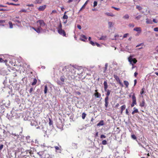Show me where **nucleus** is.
I'll list each match as a JSON object with an SVG mask.
<instances>
[{
    "label": "nucleus",
    "instance_id": "obj_48",
    "mask_svg": "<svg viewBox=\"0 0 158 158\" xmlns=\"http://www.w3.org/2000/svg\"><path fill=\"white\" fill-rule=\"evenodd\" d=\"M68 16L66 15H64L63 17V19H67L68 18Z\"/></svg>",
    "mask_w": 158,
    "mask_h": 158
},
{
    "label": "nucleus",
    "instance_id": "obj_35",
    "mask_svg": "<svg viewBox=\"0 0 158 158\" xmlns=\"http://www.w3.org/2000/svg\"><path fill=\"white\" fill-rule=\"evenodd\" d=\"M9 24L10 26V28H12L13 27V25L12 23L11 22H9Z\"/></svg>",
    "mask_w": 158,
    "mask_h": 158
},
{
    "label": "nucleus",
    "instance_id": "obj_34",
    "mask_svg": "<svg viewBox=\"0 0 158 158\" xmlns=\"http://www.w3.org/2000/svg\"><path fill=\"white\" fill-rule=\"evenodd\" d=\"M43 27H41L40 26H38V29L40 31V33L41 32V31H43Z\"/></svg>",
    "mask_w": 158,
    "mask_h": 158
},
{
    "label": "nucleus",
    "instance_id": "obj_7",
    "mask_svg": "<svg viewBox=\"0 0 158 158\" xmlns=\"http://www.w3.org/2000/svg\"><path fill=\"white\" fill-rule=\"evenodd\" d=\"M31 125L32 126H36L38 125V123L33 120H32L31 122Z\"/></svg>",
    "mask_w": 158,
    "mask_h": 158
},
{
    "label": "nucleus",
    "instance_id": "obj_6",
    "mask_svg": "<svg viewBox=\"0 0 158 158\" xmlns=\"http://www.w3.org/2000/svg\"><path fill=\"white\" fill-rule=\"evenodd\" d=\"M58 33L64 36H66V33L64 30L62 29H58Z\"/></svg>",
    "mask_w": 158,
    "mask_h": 158
},
{
    "label": "nucleus",
    "instance_id": "obj_3",
    "mask_svg": "<svg viewBox=\"0 0 158 158\" xmlns=\"http://www.w3.org/2000/svg\"><path fill=\"white\" fill-rule=\"evenodd\" d=\"M22 130H21V131H20L19 133L17 132H12L10 134L12 135L13 137L15 139H17L18 138H19V135L22 133Z\"/></svg>",
    "mask_w": 158,
    "mask_h": 158
},
{
    "label": "nucleus",
    "instance_id": "obj_47",
    "mask_svg": "<svg viewBox=\"0 0 158 158\" xmlns=\"http://www.w3.org/2000/svg\"><path fill=\"white\" fill-rule=\"evenodd\" d=\"M9 10V9H0V11H8Z\"/></svg>",
    "mask_w": 158,
    "mask_h": 158
},
{
    "label": "nucleus",
    "instance_id": "obj_23",
    "mask_svg": "<svg viewBox=\"0 0 158 158\" xmlns=\"http://www.w3.org/2000/svg\"><path fill=\"white\" fill-rule=\"evenodd\" d=\"M12 20L15 22H17L18 23H20L21 22L18 20H17L16 18H13L12 19Z\"/></svg>",
    "mask_w": 158,
    "mask_h": 158
},
{
    "label": "nucleus",
    "instance_id": "obj_63",
    "mask_svg": "<svg viewBox=\"0 0 158 158\" xmlns=\"http://www.w3.org/2000/svg\"><path fill=\"white\" fill-rule=\"evenodd\" d=\"M27 6H34V5L32 4H28V5H27Z\"/></svg>",
    "mask_w": 158,
    "mask_h": 158
},
{
    "label": "nucleus",
    "instance_id": "obj_19",
    "mask_svg": "<svg viewBox=\"0 0 158 158\" xmlns=\"http://www.w3.org/2000/svg\"><path fill=\"white\" fill-rule=\"evenodd\" d=\"M134 110L132 112V114H134L135 113H137L138 112V110L135 107L133 108Z\"/></svg>",
    "mask_w": 158,
    "mask_h": 158
},
{
    "label": "nucleus",
    "instance_id": "obj_15",
    "mask_svg": "<svg viewBox=\"0 0 158 158\" xmlns=\"http://www.w3.org/2000/svg\"><path fill=\"white\" fill-rule=\"evenodd\" d=\"M43 0H35L34 2L35 4H41Z\"/></svg>",
    "mask_w": 158,
    "mask_h": 158
},
{
    "label": "nucleus",
    "instance_id": "obj_45",
    "mask_svg": "<svg viewBox=\"0 0 158 158\" xmlns=\"http://www.w3.org/2000/svg\"><path fill=\"white\" fill-rule=\"evenodd\" d=\"M119 37V36L118 35H114L115 38L113 39L112 40H117V38L118 37Z\"/></svg>",
    "mask_w": 158,
    "mask_h": 158
},
{
    "label": "nucleus",
    "instance_id": "obj_32",
    "mask_svg": "<svg viewBox=\"0 0 158 158\" xmlns=\"http://www.w3.org/2000/svg\"><path fill=\"white\" fill-rule=\"evenodd\" d=\"M65 79V77L64 76H61L60 77V80L61 81L63 82H64Z\"/></svg>",
    "mask_w": 158,
    "mask_h": 158
},
{
    "label": "nucleus",
    "instance_id": "obj_29",
    "mask_svg": "<svg viewBox=\"0 0 158 158\" xmlns=\"http://www.w3.org/2000/svg\"><path fill=\"white\" fill-rule=\"evenodd\" d=\"M48 90V87L47 85H46L44 86V93L45 94L47 93V91Z\"/></svg>",
    "mask_w": 158,
    "mask_h": 158
},
{
    "label": "nucleus",
    "instance_id": "obj_39",
    "mask_svg": "<svg viewBox=\"0 0 158 158\" xmlns=\"http://www.w3.org/2000/svg\"><path fill=\"white\" fill-rule=\"evenodd\" d=\"M62 24L61 23H60V24L59 25L58 27L57 28L58 29H62Z\"/></svg>",
    "mask_w": 158,
    "mask_h": 158
},
{
    "label": "nucleus",
    "instance_id": "obj_37",
    "mask_svg": "<svg viewBox=\"0 0 158 158\" xmlns=\"http://www.w3.org/2000/svg\"><path fill=\"white\" fill-rule=\"evenodd\" d=\"M136 8L138 9L139 10H140L142 9V8L140 6H139L137 5L136 6Z\"/></svg>",
    "mask_w": 158,
    "mask_h": 158
},
{
    "label": "nucleus",
    "instance_id": "obj_59",
    "mask_svg": "<svg viewBox=\"0 0 158 158\" xmlns=\"http://www.w3.org/2000/svg\"><path fill=\"white\" fill-rule=\"evenodd\" d=\"M153 21L155 23H158V21H156L155 19H153Z\"/></svg>",
    "mask_w": 158,
    "mask_h": 158
},
{
    "label": "nucleus",
    "instance_id": "obj_58",
    "mask_svg": "<svg viewBox=\"0 0 158 158\" xmlns=\"http://www.w3.org/2000/svg\"><path fill=\"white\" fill-rule=\"evenodd\" d=\"M54 148L56 150H59L60 149L59 148L58 146H55L54 147Z\"/></svg>",
    "mask_w": 158,
    "mask_h": 158
},
{
    "label": "nucleus",
    "instance_id": "obj_51",
    "mask_svg": "<svg viewBox=\"0 0 158 158\" xmlns=\"http://www.w3.org/2000/svg\"><path fill=\"white\" fill-rule=\"evenodd\" d=\"M33 90V88H31L29 90V93L31 94H32V92Z\"/></svg>",
    "mask_w": 158,
    "mask_h": 158
},
{
    "label": "nucleus",
    "instance_id": "obj_25",
    "mask_svg": "<svg viewBox=\"0 0 158 158\" xmlns=\"http://www.w3.org/2000/svg\"><path fill=\"white\" fill-rule=\"evenodd\" d=\"M88 1V0H87L85 3V4L83 5L82 6L81 8L80 9V11H81L83 8H84L86 5L87 4V2Z\"/></svg>",
    "mask_w": 158,
    "mask_h": 158
},
{
    "label": "nucleus",
    "instance_id": "obj_53",
    "mask_svg": "<svg viewBox=\"0 0 158 158\" xmlns=\"http://www.w3.org/2000/svg\"><path fill=\"white\" fill-rule=\"evenodd\" d=\"M20 12H27V11L25 9H22L20 11Z\"/></svg>",
    "mask_w": 158,
    "mask_h": 158
},
{
    "label": "nucleus",
    "instance_id": "obj_50",
    "mask_svg": "<svg viewBox=\"0 0 158 158\" xmlns=\"http://www.w3.org/2000/svg\"><path fill=\"white\" fill-rule=\"evenodd\" d=\"M128 35V33H126V34H124L123 37V39L124 38L127 37Z\"/></svg>",
    "mask_w": 158,
    "mask_h": 158
},
{
    "label": "nucleus",
    "instance_id": "obj_8",
    "mask_svg": "<svg viewBox=\"0 0 158 158\" xmlns=\"http://www.w3.org/2000/svg\"><path fill=\"white\" fill-rule=\"evenodd\" d=\"M133 30L139 33H140L142 31L140 27H135L134 28Z\"/></svg>",
    "mask_w": 158,
    "mask_h": 158
},
{
    "label": "nucleus",
    "instance_id": "obj_52",
    "mask_svg": "<svg viewBox=\"0 0 158 158\" xmlns=\"http://www.w3.org/2000/svg\"><path fill=\"white\" fill-rule=\"evenodd\" d=\"M106 136H105L104 135H101L100 136V138L101 139L103 138H106Z\"/></svg>",
    "mask_w": 158,
    "mask_h": 158
},
{
    "label": "nucleus",
    "instance_id": "obj_42",
    "mask_svg": "<svg viewBox=\"0 0 158 158\" xmlns=\"http://www.w3.org/2000/svg\"><path fill=\"white\" fill-rule=\"evenodd\" d=\"M102 144L103 145H106L107 144V141L106 140H104L102 141Z\"/></svg>",
    "mask_w": 158,
    "mask_h": 158
},
{
    "label": "nucleus",
    "instance_id": "obj_62",
    "mask_svg": "<svg viewBox=\"0 0 158 158\" xmlns=\"http://www.w3.org/2000/svg\"><path fill=\"white\" fill-rule=\"evenodd\" d=\"M5 22V20H0V23H4Z\"/></svg>",
    "mask_w": 158,
    "mask_h": 158
},
{
    "label": "nucleus",
    "instance_id": "obj_56",
    "mask_svg": "<svg viewBox=\"0 0 158 158\" xmlns=\"http://www.w3.org/2000/svg\"><path fill=\"white\" fill-rule=\"evenodd\" d=\"M154 30L155 31H158V27L154 28Z\"/></svg>",
    "mask_w": 158,
    "mask_h": 158
},
{
    "label": "nucleus",
    "instance_id": "obj_55",
    "mask_svg": "<svg viewBox=\"0 0 158 158\" xmlns=\"http://www.w3.org/2000/svg\"><path fill=\"white\" fill-rule=\"evenodd\" d=\"M49 124L50 126L52 124V122L50 119H49Z\"/></svg>",
    "mask_w": 158,
    "mask_h": 158
},
{
    "label": "nucleus",
    "instance_id": "obj_17",
    "mask_svg": "<svg viewBox=\"0 0 158 158\" xmlns=\"http://www.w3.org/2000/svg\"><path fill=\"white\" fill-rule=\"evenodd\" d=\"M146 23L147 24H152V21L151 19H146Z\"/></svg>",
    "mask_w": 158,
    "mask_h": 158
},
{
    "label": "nucleus",
    "instance_id": "obj_64",
    "mask_svg": "<svg viewBox=\"0 0 158 158\" xmlns=\"http://www.w3.org/2000/svg\"><path fill=\"white\" fill-rule=\"evenodd\" d=\"M137 83V81L135 79L134 80V86H135Z\"/></svg>",
    "mask_w": 158,
    "mask_h": 158
},
{
    "label": "nucleus",
    "instance_id": "obj_26",
    "mask_svg": "<svg viewBox=\"0 0 158 158\" xmlns=\"http://www.w3.org/2000/svg\"><path fill=\"white\" fill-rule=\"evenodd\" d=\"M6 4L9 5H15V6H19L20 5V4H14L13 3H10V2H7L6 3Z\"/></svg>",
    "mask_w": 158,
    "mask_h": 158
},
{
    "label": "nucleus",
    "instance_id": "obj_49",
    "mask_svg": "<svg viewBox=\"0 0 158 158\" xmlns=\"http://www.w3.org/2000/svg\"><path fill=\"white\" fill-rule=\"evenodd\" d=\"M129 26L130 27H134L135 26V25L134 24H130L129 25Z\"/></svg>",
    "mask_w": 158,
    "mask_h": 158
},
{
    "label": "nucleus",
    "instance_id": "obj_46",
    "mask_svg": "<svg viewBox=\"0 0 158 158\" xmlns=\"http://www.w3.org/2000/svg\"><path fill=\"white\" fill-rule=\"evenodd\" d=\"M111 7L113 8L115 10H120V9L119 8L115 7L113 6H112Z\"/></svg>",
    "mask_w": 158,
    "mask_h": 158
},
{
    "label": "nucleus",
    "instance_id": "obj_14",
    "mask_svg": "<svg viewBox=\"0 0 158 158\" xmlns=\"http://www.w3.org/2000/svg\"><path fill=\"white\" fill-rule=\"evenodd\" d=\"M105 14L108 16H110L111 17H114L115 16L114 15L111 13L106 12L105 13Z\"/></svg>",
    "mask_w": 158,
    "mask_h": 158
},
{
    "label": "nucleus",
    "instance_id": "obj_36",
    "mask_svg": "<svg viewBox=\"0 0 158 158\" xmlns=\"http://www.w3.org/2000/svg\"><path fill=\"white\" fill-rule=\"evenodd\" d=\"M145 90V89L144 88H143L142 89L141 91L140 92V94L141 95H142L144 93Z\"/></svg>",
    "mask_w": 158,
    "mask_h": 158
},
{
    "label": "nucleus",
    "instance_id": "obj_61",
    "mask_svg": "<svg viewBox=\"0 0 158 158\" xmlns=\"http://www.w3.org/2000/svg\"><path fill=\"white\" fill-rule=\"evenodd\" d=\"M3 147V145L1 144L0 145V150H1L2 149Z\"/></svg>",
    "mask_w": 158,
    "mask_h": 158
},
{
    "label": "nucleus",
    "instance_id": "obj_44",
    "mask_svg": "<svg viewBox=\"0 0 158 158\" xmlns=\"http://www.w3.org/2000/svg\"><path fill=\"white\" fill-rule=\"evenodd\" d=\"M131 137L134 139H136V137L134 135H132Z\"/></svg>",
    "mask_w": 158,
    "mask_h": 158
},
{
    "label": "nucleus",
    "instance_id": "obj_54",
    "mask_svg": "<svg viewBox=\"0 0 158 158\" xmlns=\"http://www.w3.org/2000/svg\"><path fill=\"white\" fill-rule=\"evenodd\" d=\"M95 45H96L97 46V47H101V45L96 42H95Z\"/></svg>",
    "mask_w": 158,
    "mask_h": 158
},
{
    "label": "nucleus",
    "instance_id": "obj_1",
    "mask_svg": "<svg viewBox=\"0 0 158 158\" xmlns=\"http://www.w3.org/2000/svg\"><path fill=\"white\" fill-rule=\"evenodd\" d=\"M64 75L69 76L70 75H74L75 74V69L71 66H65L62 69Z\"/></svg>",
    "mask_w": 158,
    "mask_h": 158
},
{
    "label": "nucleus",
    "instance_id": "obj_57",
    "mask_svg": "<svg viewBox=\"0 0 158 158\" xmlns=\"http://www.w3.org/2000/svg\"><path fill=\"white\" fill-rule=\"evenodd\" d=\"M77 27L80 30L81 29V27L80 25H77Z\"/></svg>",
    "mask_w": 158,
    "mask_h": 158
},
{
    "label": "nucleus",
    "instance_id": "obj_28",
    "mask_svg": "<svg viewBox=\"0 0 158 158\" xmlns=\"http://www.w3.org/2000/svg\"><path fill=\"white\" fill-rule=\"evenodd\" d=\"M124 84L126 86V87L127 88L129 85V83L128 81H124Z\"/></svg>",
    "mask_w": 158,
    "mask_h": 158
},
{
    "label": "nucleus",
    "instance_id": "obj_24",
    "mask_svg": "<svg viewBox=\"0 0 158 158\" xmlns=\"http://www.w3.org/2000/svg\"><path fill=\"white\" fill-rule=\"evenodd\" d=\"M106 92H107V93L106 94V97H107L108 98V96L110 94L111 91L109 89H107Z\"/></svg>",
    "mask_w": 158,
    "mask_h": 158
},
{
    "label": "nucleus",
    "instance_id": "obj_40",
    "mask_svg": "<svg viewBox=\"0 0 158 158\" xmlns=\"http://www.w3.org/2000/svg\"><path fill=\"white\" fill-rule=\"evenodd\" d=\"M89 43L93 46L95 45V42L94 43L92 41H90Z\"/></svg>",
    "mask_w": 158,
    "mask_h": 158
},
{
    "label": "nucleus",
    "instance_id": "obj_13",
    "mask_svg": "<svg viewBox=\"0 0 158 158\" xmlns=\"http://www.w3.org/2000/svg\"><path fill=\"white\" fill-rule=\"evenodd\" d=\"M104 89L105 91H106V90L107 89V88L108 87V85L107 84V82L106 81H104Z\"/></svg>",
    "mask_w": 158,
    "mask_h": 158
},
{
    "label": "nucleus",
    "instance_id": "obj_4",
    "mask_svg": "<svg viewBox=\"0 0 158 158\" xmlns=\"http://www.w3.org/2000/svg\"><path fill=\"white\" fill-rule=\"evenodd\" d=\"M37 23H39L40 26L42 27L43 28H46L47 27V25L45 23L43 20H40L36 22Z\"/></svg>",
    "mask_w": 158,
    "mask_h": 158
},
{
    "label": "nucleus",
    "instance_id": "obj_20",
    "mask_svg": "<svg viewBox=\"0 0 158 158\" xmlns=\"http://www.w3.org/2000/svg\"><path fill=\"white\" fill-rule=\"evenodd\" d=\"M145 101H144V99H143L142 102L141 103H140V105H139V106L141 107H143L144 106V105H145Z\"/></svg>",
    "mask_w": 158,
    "mask_h": 158
},
{
    "label": "nucleus",
    "instance_id": "obj_30",
    "mask_svg": "<svg viewBox=\"0 0 158 158\" xmlns=\"http://www.w3.org/2000/svg\"><path fill=\"white\" fill-rule=\"evenodd\" d=\"M106 35H102L99 39L100 40H104L106 39Z\"/></svg>",
    "mask_w": 158,
    "mask_h": 158
},
{
    "label": "nucleus",
    "instance_id": "obj_38",
    "mask_svg": "<svg viewBox=\"0 0 158 158\" xmlns=\"http://www.w3.org/2000/svg\"><path fill=\"white\" fill-rule=\"evenodd\" d=\"M86 114L85 113H83L82 114V119H84L85 117Z\"/></svg>",
    "mask_w": 158,
    "mask_h": 158
},
{
    "label": "nucleus",
    "instance_id": "obj_60",
    "mask_svg": "<svg viewBox=\"0 0 158 158\" xmlns=\"http://www.w3.org/2000/svg\"><path fill=\"white\" fill-rule=\"evenodd\" d=\"M57 12V11L56 10H53L52 11V13H51V14H52L53 13H56Z\"/></svg>",
    "mask_w": 158,
    "mask_h": 158
},
{
    "label": "nucleus",
    "instance_id": "obj_22",
    "mask_svg": "<svg viewBox=\"0 0 158 158\" xmlns=\"http://www.w3.org/2000/svg\"><path fill=\"white\" fill-rule=\"evenodd\" d=\"M94 95L97 98H100L101 97V95L99 93H97L94 94Z\"/></svg>",
    "mask_w": 158,
    "mask_h": 158
},
{
    "label": "nucleus",
    "instance_id": "obj_27",
    "mask_svg": "<svg viewBox=\"0 0 158 158\" xmlns=\"http://www.w3.org/2000/svg\"><path fill=\"white\" fill-rule=\"evenodd\" d=\"M126 108V105H124L121 106V113H122L123 110H124Z\"/></svg>",
    "mask_w": 158,
    "mask_h": 158
},
{
    "label": "nucleus",
    "instance_id": "obj_10",
    "mask_svg": "<svg viewBox=\"0 0 158 158\" xmlns=\"http://www.w3.org/2000/svg\"><path fill=\"white\" fill-rule=\"evenodd\" d=\"M46 6L44 5L42 6H40L38 8V10L39 11H43L46 8Z\"/></svg>",
    "mask_w": 158,
    "mask_h": 158
},
{
    "label": "nucleus",
    "instance_id": "obj_18",
    "mask_svg": "<svg viewBox=\"0 0 158 158\" xmlns=\"http://www.w3.org/2000/svg\"><path fill=\"white\" fill-rule=\"evenodd\" d=\"M104 125V122L103 120H101L100 121V122L98 123L97 124V126H102Z\"/></svg>",
    "mask_w": 158,
    "mask_h": 158
},
{
    "label": "nucleus",
    "instance_id": "obj_41",
    "mask_svg": "<svg viewBox=\"0 0 158 158\" xmlns=\"http://www.w3.org/2000/svg\"><path fill=\"white\" fill-rule=\"evenodd\" d=\"M142 16L140 15H139L138 16L135 17V19L137 20H139L141 17Z\"/></svg>",
    "mask_w": 158,
    "mask_h": 158
},
{
    "label": "nucleus",
    "instance_id": "obj_9",
    "mask_svg": "<svg viewBox=\"0 0 158 158\" xmlns=\"http://www.w3.org/2000/svg\"><path fill=\"white\" fill-rule=\"evenodd\" d=\"M87 39V38L85 36V35H81L80 40L84 42H85V40Z\"/></svg>",
    "mask_w": 158,
    "mask_h": 158
},
{
    "label": "nucleus",
    "instance_id": "obj_31",
    "mask_svg": "<svg viewBox=\"0 0 158 158\" xmlns=\"http://www.w3.org/2000/svg\"><path fill=\"white\" fill-rule=\"evenodd\" d=\"M37 82V80L35 78H34L33 80V82L32 83V85H35Z\"/></svg>",
    "mask_w": 158,
    "mask_h": 158
},
{
    "label": "nucleus",
    "instance_id": "obj_43",
    "mask_svg": "<svg viewBox=\"0 0 158 158\" xmlns=\"http://www.w3.org/2000/svg\"><path fill=\"white\" fill-rule=\"evenodd\" d=\"M97 5V2L96 1H94V5L93 7H95Z\"/></svg>",
    "mask_w": 158,
    "mask_h": 158
},
{
    "label": "nucleus",
    "instance_id": "obj_5",
    "mask_svg": "<svg viewBox=\"0 0 158 158\" xmlns=\"http://www.w3.org/2000/svg\"><path fill=\"white\" fill-rule=\"evenodd\" d=\"M132 102L131 105V107H133L135 105H136L137 104L136 100L134 93H133L132 95Z\"/></svg>",
    "mask_w": 158,
    "mask_h": 158
},
{
    "label": "nucleus",
    "instance_id": "obj_33",
    "mask_svg": "<svg viewBox=\"0 0 158 158\" xmlns=\"http://www.w3.org/2000/svg\"><path fill=\"white\" fill-rule=\"evenodd\" d=\"M32 29H33L35 31H36L37 33H40V31L39 30L38 28H35L34 27H33L32 28Z\"/></svg>",
    "mask_w": 158,
    "mask_h": 158
},
{
    "label": "nucleus",
    "instance_id": "obj_12",
    "mask_svg": "<svg viewBox=\"0 0 158 158\" xmlns=\"http://www.w3.org/2000/svg\"><path fill=\"white\" fill-rule=\"evenodd\" d=\"M108 99L109 98L107 97H106L105 99V106L106 108H107L108 105Z\"/></svg>",
    "mask_w": 158,
    "mask_h": 158
},
{
    "label": "nucleus",
    "instance_id": "obj_21",
    "mask_svg": "<svg viewBox=\"0 0 158 158\" xmlns=\"http://www.w3.org/2000/svg\"><path fill=\"white\" fill-rule=\"evenodd\" d=\"M129 18V16L128 14H125L123 17L124 19H128Z\"/></svg>",
    "mask_w": 158,
    "mask_h": 158
},
{
    "label": "nucleus",
    "instance_id": "obj_11",
    "mask_svg": "<svg viewBox=\"0 0 158 158\" xmlns=\"http://www.w3.org/2000/svg\"><path fill=\"white\" fill-rule=\"evenodd\" d=\"M108 24L109 28L112 27L114 25V23L110 21H109L108 23Z\"/></svg>",
    "mask_w": 158,
    "mask_h": 158
},
{
    "label": "nucleus",
    "instance_id": "obj_2",
    "mask_svg": "<svg viewBox=\"0 0 158 158\" xmlns=\"http://www.w3.org/2000/svg\"><path fill=\"white\" fill-rule=\"evenodd\" d=\"M134 56V55H131L128 58V61L132 65H133L136 64L137 61L135 58H133Z\"/></svg>",
    "mask_w": 158,
    "mask_h": 158
},
{
    "label": "nucleus",
    "instance_id": "obj_16",
    "mask_svg": "<svg viewBox=\"0 0 158 158\" xmlns=\"http://www.w3.org/2000/svg\"><path fill=\"white\" fill-rule=\"evenodd\" d=\"M114 78L116 79V81L118 82H120V80L118 77L117 75H114Z\"/></svg>",
    "mask_w": 158,
    "mask_h": 158
}]
</instances>
